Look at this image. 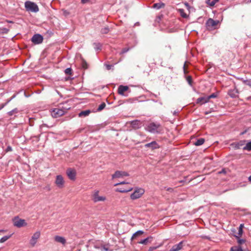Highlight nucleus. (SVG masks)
Returning a JSON list of instances; mask_svg holds the SVG:
<instances>
[{
    "label": "nucleus",
    "instance_id": "1",
    "mask_svg": "<svg viewBox=\"0 0 251 251\" xmlns=\"http://www.w3.org/2000/svg\"><path fill=\"white\" fill-rule=\"evenodd\" d=\"M70 108V107L59 106L58 107L52 109L51 114L53 117L58 118L63 115Z\"/></svg>",
    "mask_w": 251,
    "mask_h": 251
},
{
    "label": "nucleus",
    "instance_id": "2",
    "mask_svg": "<svg viewBox=\"0 0 251 251\" xmlns=\"http://www.w3.org/2000/svg\"><path fill=\"white\" fill-rule=\"evenodd\" d=\"M146 129L148 131L152 133H158L161 131L160 125L154 123L149 124Z\"/></svg>",
    "mask_w": 251,
    "mask_h": 251
},
{
    "label": "nucleus",
    "instance_id": "3",
    "mask_svg": "<svg viewBox=\"0 0 251 251\" xmlns=\"http://www.w3.org/2000/svg\"><path fill=\"white\" fill-rule=\"evenodd\" d=\"M144 189L141 187H135L133 193L130 194V198L132 200H135L140 198L145 193Z\"/></svg>",
    "mask_w": 251,
    "mask_h": 251
},
{
    "label": "nucleus",
    "instance_id": "4",
    "mask_svg": "<svg viewBox=\"0 0 251 251\" xmlns=\"http://www.w3.org/2000/svg\"><path fill=\"white\" fill-rule=\"evenodd\" d=\"M100 191L98 190H95L92 194V200L95 203L104 201L106 200V197L104 196H100Z\"/></svg>",
    "mask_w": 251,
    "mask_h": 251
},
{
    "label": "nucleus",
    "instance_id": "5",
    "mask_svg": "<svg viewBox=\"0 0 251 251\" xmlns=\"http://www.w3.org/2000/svg\"><path fill=\"white\" fill-rule=\"evenodd\" d=\"M12 222L14 226L20 228L23 226H25L27 225L26 221L20 219L18 216H16L12 219Z\"/></svg>",
    "mask_w": 251,
    "mask_h": 251
},
{
    "label": "nucleus",
    "instance_id": "6",
    "mask_svg": "<svg viewBox=\"0 0 251 251\" xmlns=\"http://www.w3.org/2000/svg\"><path fill=\"white\" fill-rule=\"evenodd\" d=\"M65 182L64 179L61 175L56 176L54 183L58 188H63L64 187Z\"/></svg>",
    "mask_w": 251,
    "mask_h": 251
},
{
    "label": "nucleus",
    "instance_id": "7",
    "mask_svg": "<svg viewBox=\"0 0 251 251\" xmlns=\"http://www.w3.org/2000/svg\"><path fill=\"white\" fill-rule=\"evenodd\" d=\"M128 176H129V174L126 172L117 171L113 175H112V178L114 179L115 178H122Z\"/></svg>",
    "mask_w": 251,
    "mask_h": 251
},
{
    "label": "nucleus",
    "instance_id": "8",
    "mask_svg": "<svg viewBox=\"0 0 251 251\" xmlns=\"http://www.w3.org/2000/svg\"><path fill=\"white\" fill-rule=\"evenodd\" d=\"M43 41V37L39 34H35L32 36V43L34 44H40Z\"/></svg>",
    "mask_w": 251,
    "mask_h": 251
},
{
    "label": "nucleus",
    "instance_id": "9",
    "mask_svg": "<svg viewBox=\"0 0 251 251\" xmlns=\"http://www.w3.org/2000/svg\"><path fill=\"white\" fill-rule=\"evenodd\" d=\"M219 23L218 20H214L211 18L208 19L206 23V26L209 27H214Z\"/></svg>",
    "mask_w": 251,
    "mask_h": 251
},
{
    "label": "nucleus",
    "instance_id": "10",
    "mask_svg": "<svg viewBox=\"0 0 251 251\" xmlns=\"http://www.w3.org/2000/svg\"><path fill=\"white\" fill-rule=\"evenodd\" d=\"M66 174L68 177L71 180H75V171L71 169H68L66 171Z\"/></svg>",
    "mask_w": 251,
    "mask_h": 251
},
{
    "label": "nucleus",
    "instance_id": "11",
    "mask_svg": "<svg viewBox=\"0 0 251 251\" xmlns=\"http://www.w3.org/2000/svg\"><path fill=\"white\" fill-rule=\"evenodd\" d=\"M131 126L134 129L139 128L142 125V123L139 120H134L130 122Z\"/></svg>",
    "mask_w": 251,
    "mask_h": 251
},
{
    "label": "nucleus",
    "instance_id": "12",
    "mask_svg": "<svg viewBox=\"0 0 251 251\" xmlns=\"http://www.w3.org/2000/svg\"><path fill=\"white\" fill-rule=\"evenodd\" d=\"M183 247V241L180 242L178 244L175 245L169 251H179Z\"/></svg>",
    "mask_w": 251,
    "mask_h": 251
},
{
    "label": "nucleus",
    "instance_id": "13",
    "mask_svg": "<svg viewBox=\"0 0 251 251\" xmlns=\"http://www.w3.org/2000/svg\"><path fill=\"white\" fill-rule=\"evenodd\" d=\"M145 147L146 148H150L152 150L158 149L159 148V145H158L157 142L155 141L146 144L145 145Z\"/></svg>",
    "mask_w": 251,
    "mask_h": 251
},
{
    "label": "nucleus",
    "instance_id": "14",
    "mask_svg": "<svg viewBox=\"0 0 251 251\" xmlns=\"http://www.w3.org/2000/svg\"><path fill=\"white\" fill-rule=\"evenodd\" d=\"M40 231H37L32 235V246L37 243V240L40 237Z\"/></svg>",
    "mask_w": 251,
    "mask_h": 251
},
{
    "label": "nucleus",
    "instance_id": "15",
    "mask_svg": "<svg viewBox=\"0 0 251 251\" xmlns=\"http://www.w3.org/2000/svg\"><path fill=\"white\" fill-rule=\"evenodd\" d=\"M238 90L236 88L229 90L228 92V94L229 95V96L232 98L237 97L238 96Z\"/></svg>",
    "mask_w": 251,
    "mask_h": 251
},
{
    "label": "nucleus",
    "instance_id": "16",
    "mask_svg": "<svg viewBox=\"0 0 251 251\" xmlns=\"http://www.w3.org/2000/svg\"><path fill=\"white\" fill-rule=\"evenodd\" d=\"M133 188L131 187H129L128 188H118L116 189V191L120 192V193H127L130 192L133 190Z\"/></svg>",
    "mask_w": 251,
    "mask_h": 251
},
{
    "label": "nucleus",
    "instance_id": "17",
    "mask_svg": "<svg viewBox=\"0 0 251 251\" xmlns=\"http://www.w3.org/2000/svg\"><path fill=\"white\" fill-rule=\"evenodd\" d=\"M54 240L55 242L61 243L63 245L65 244L66 242V239L63 237L58 235L54 237Z\"/></svg>",
    "mask_w": 251,
    "mask_h": 251
},
{
    "label": "nucleus",
    "instance_id": "18",
    "mask_svg": "<svg viewBox=\"0 0 251 251\" xmlns=\"http://www.w3.org/2000/svg\"><path fill=\"white\" fill-rule=\"evenodd\" d=\"M128 89V86L120 85L118 88V93L121 95H124V92Z\"/></svg>",
    "mask_w": 251,
    "mask_h": 251
},
{
    "label": "nucleus",
    "instance_id": "19",
    "mask_svg": "<svg viewBox=\"0 0 251 251\" xmlns=\"http://www.w3.org/2000/svg\"><path fill=\"white\" fill-rule=\"evenodd\" d=\"M208 101L207 97H201L197 100V103L202 104L205 103Z\"/></svg>",
    "mask_w": 251,
    "mask_h": 251
},
{
    "label": "nucleus",
    "instance_id": "20",
    "mask_svg": "<svg viewBox=\"0 0 251 251\" xmlns=\"http://www.w3.org/2000/svg\"><path fill=\"white\" fill-rule=\"evenodd\" d=\"M90 113V111L89 110L82 111L78 114V116L79 117H85L88 116Z\"/></svg>",
    "mask_w": 251,
    "mask_h": 251
},
{
    "label": "nucleus",
    "instance_id": "21",
    "mask_svg": "<svg viewBox=\"0 0 251 251\" xmlns=\"http://www.w3.org/2000/svg\"><path fill=\"white\" fill-rule=\"evenodd\" d=\"M94 247L96 249H100L101 251H109L108 248L105 247V246L101 245L100 246H98L97 245H94Z\"/></svg>",
    "mask_w": 251,
    "mask_h": 251
},
{
    "label": "nucleus",
    "instance_id": "22",
    "mask_svg": "<svg viewBox=\"0 0 251 251\" xmlns=\"http://www.w3.org/2000/svg\"><path fill=\"white\" fill-rule=\"evenodd\" d=\"M205 140L203 138H199L194 143L196 146H199L202 145L204 143Z\"/></svg>",
    "mask_w": 251,
    "mask_h": 251
},
{
    "label": "nucleus",
    "instance_id": "23",
    "mask_svg": "<svg viewBox=\"0 0 251 251\" xmlns=\"http://www.w3.org/2000/svg\"><path fill=\"white\" fill-rule=\"evenodd\" d=\"M164 5H165V4L163 3L160 2V3H154L152 7L154 8H155L157 9H159L161 8L162 7H163L164 6Z\"/></svg>",
    "mask_w": 251,
    "mask_h": 251
},
{
    "label": "nucleus",
    "instance_id": "24",
    "mask_svg": "<svg viewBox=\"0 0 251 251\" xmlns=\"http://www.w3.org/2000/svg\"><path fill=\"white\" fill-rule=\"evenodd\" d=\"M218 0H205V2L209 6H213Z\"/></svg>",
    "mask_w": 251,
    "mask_h": 251
},
{
    "label": "nucleus",
    "instance_id": "25",
    "mask_svg": "<svg viewBox=\"0 0 251 251\" xmlns=\"http://www.w3.org/2000/svg\"><path fill=\"white\" fill-rule=\"evenodd\" d=\"M25 7L27 11H31V1H26L25 2Z\"/></svg>",
    "mask_w": 251,
    "mask_h": 251
},
{
    "label": "nucleus",
    "instance_id": "26",
    "mask_svg": "<svg viewBox=\"0 0 251 251\" xmlns=\"http://www.w3.org/2000/svg\"><path fill=\"white\" fill-rule=\"evenodd\" d=\"M39 11L38 5L34 2H32V12H37Z\"/></svg>",
    "mask_w": 251,
    "mask_h": 251
},
{
    "label": "nucleus",
    "instance_id": "27",
    "mask_svg": "<svg viewBox=\"0 0 251 251\" xmlns=\"http://www.w3.org/2000/svg\"><path fill=\"white\" fill-rule=\"evenodd\" d=\"M243 150L247 151H251V142H248L245 147L243 148Z\"/></svg>",
    "mask_w": 251,
    "mask_h": 251
},
{
    "label": "nucleus",
    "instance_id": "28",
    "mask_svg": "<svg viewBox=\"0 0 251 251\" xmlns=\"http://www.w3.org/2000/svg\"><path fill=\"white\" fill-rule=\"evenodd\" d=\"M106 106V104L104 102H102V103H101L98 107V109H97V110L98 111H101L102 110H103L105 107Z\"/></svg>",
    "mask_w": 251,
    "mask_h": 251
},
{
    "label": "nucleus",
    "instance_id": "29",
    "mask_svg": "<svg viewBox=\"0 0 251 251\" xmlns=\"http://www.w3.org/2000/svg\"><path fill=\"white\" fill-rule=\"evenodd\" d=\"M243 225L241 224L238 228V234L239 237H240L243 233Z\"/></svg>",
    "mask_w": 251,
    "mask_h": 251
},
{
    "label": "nucleus",
    "instance_id": "30",
    "mask_svg": "<svg viewBox=\"0 0 251 251\" xmlns=\"http://www.w3.org/2000/svg\"><path fill=\"white\" fill-rule=\"evenodd\" d=\"M10 238V236H4L0 239V243H2L7 241Z\"/></svg>",
    "mask_w": 251,
    "mask_h": 251
},
{
    "label": "nucleus",
    "instance_id": "31",
    "mask_svg": "<svg viewBox=\"0 0 251 251\" xmlns=\"http://www.w3.org/2000/svg\"><path fill=\"white\" fill-rule=\"evenodd\" d=\"M181 16L183 18H187V15L185 13L184 10L183 9H180L179 10Z\"/></svg>",
    "mask_w": 251,
    "mask_h": 251
},
{
    "label": "nucleus",
    "instance_id": "32",
    "mask_svg": "<svg viewBox=\"0 0 251 251\" xmlns=\"http://www.w3.org/2000/svg\"><path fill=\"white\" fill-rule=\"evenodd\" d=\"M15 97V96H13V97H12L11 99H10L9 100H8L7 102L5 103H2L0 105V110L2 109L8 102H9L12 100V99H13Z\"/></svg>",
    "mask_w": 251,
    "mask_h": 251
},
{
    "label": "nucleus",
    "instance_id": "33",
    "mask_svg": "<svg viewBox=\"0 0 251 251\" xmlns=\"http://www.w3.org/2000/svg\"><path fill=\"white\" fill-rule=\"evenodd\" d=\"M18 109L15 108V109H13L12 110L8 112V114L9 115V116H12L14 113H18Z\"/></svg>",
    "mask_w": 251,
    "mask_h": 251
},
{
    "label": "nucleus",
    "instance_id": "34",
    "mask_svg": "<svg viewBox=\"0 0 251 251\" xmlns=\"http://www.w3.org/2000/svg\"><path fill=\"white\" fill-rule=\"evenodd\" d=\"M230 251H243V250L240 247H235L231 248Z\"/></svg>",
    "mask_w": 251,
    "mask_h": 251
},
{
    "label": "nucleus",
    "instance_id": "35",
    "mask_svg": "<svg viewBox=\"0 0 251 251\" xmlns=\"http://www.w3.org/2000/svg\"><path fill=\"white\" fill-rule=\"evenodd\" d=\"M109 28L108 27H105L104 28H101V33L102 34H106L109 32Z\"/></svg>",
    "mask_w": 251,
    "mask_h": 251
},
{
    "label": "nucleus",
    "instance_id": "36",
    "mask_svg": "<svg viewBox=\"0 0 251 251\" xmlns=\"http://www.w3.org/2000/svg\"><path fill=\"white\" fill-rule=\"evenodd\" d=\"M94 48L96 50H99L101 49V45L100 43H94Z\"/></svg>",
    "mask_w": 251,
    "mask_h": 251
},
{
    "label": "nucleus",
    "instance_id": "37",
    "mask_svg": "<svg viewBox=\"0 0 251 251\" xmlns=\"http://www.w3.org/2000/svg\"><path fill=\"white\" fill-rule=\"evenodd\" d=\"M243 145V144L241 142L239 143H237L234 144L235 145V148L236 149H240V147L242 146Z\"/></svg>",
    "mask_w": 251,
    "mask_h": 251
},
{
    "label": "nucleus",
    "instance_id": "38",
    "mask_svg": "<svg viewBox=\"0 0 251 251\" xmlns=\"http://www.w3.org/2000/svg\"><path fill=\"white\" fill-rule=\"evenodd\" d=\"M217 97V95L215 93H213L211 95H209V96L207 97L208 100H209V99L211 98H215Z\"/></svg>",
    "mask_w": 251,
    "mask_h": 251
},
{
    "label": "nucleus",
    "instance_id": "39",
    "mask_svg": "<svg viewBox=\"0 0 251 251\" xmlns=\"http://www.w3.org/2000/svg\"><path fill=\"white\" fill-rule=\"evenodd\" d=\"M149 240V238H145L143 240H142L139 242V243L142 244H147Z\"/></svg>",
    "mask_w": 251,
    "mask_h": 251
},
{
    "label": "nucleus",
    "instance_id": "40",
    "mask_svg": "<svg viewBox=\"0 0 251 251\" xmlns=\"http://www.w3.org/2000/svg\"><path fill=\"white\" fill-rule=\"evenodd\" d=\"M186 80H187L188 83H189V84H190V85H192V79L191 76H187L186 78Z\"/></svg>",
    "mask_w": 251,
    "mask_h": 251
},
{
    "label": "nucleus",
    "instance_id": "41",
    "mask_svg": "<svg viewBox=\"0 0 251 251\" xmlns=\"http://www.w3.org/2000/svg\"><path fill=\"white\" fill-rule=\"evenodd\" d=\"M143 233V232L142 231V230H138L137 231V232H136L135 233H134L132 236V239H133L135 238V234H142V233Z\"/></svg>",
    "mask_w": 251,
    "mask_h": 251
},
{
    "label": "nucleus",
    "instance_id": "42",
    "mask_svg": "<svg viewBox=\"0 0 251 251\" xmlns=\"http://www.w3.org/2000/svg\"><path fill=\"white\" fill-rule=\"evenodd\" d=\"M1 30L2 33H7L9 31V29L6 28H3Z\"/></svg>",
    "mask_w": 251,
    "mask_h": 251
},
{
    "label": "nucleus",
    "instance_id": "43",
    "mask_svg": "<svg viewBox=\"0 0 251 251\" xmlns=\"http://www.w3.org/2000/svg\"><path fill=\"white\" fill-rule=\"evenodd\" d=\"M128 50H129V48H124L123 49V50L121 52L120 54H123V53H126Z\"/></svg>",
    "mask_w": 251,
    "mask_h": 251
},
{
    "label": "nucleus",
    "instance_id": "44",
    "mask_svg": "<svg viewBox=\"0 0 251 251\" xmlns=\"http://www.w3.org/2000/svg\"><path fill=\"white\" fill-rule=\"evenodd\" d=\"M72 69L71 68H67L65 70V72L66 74H71Z\"/></svg>",
    "mask_w": 251,
    "mask_h": 251
},
{
    "label": "nucleus",
    "instance_id": "45",
    "mask_svg": "<svg viewBox=\"0 0 251 251\" xmlns=\"http://www.w3.org/2000/svg\"><path fill=\"white\" fill-rule=\"evenodd\" d=\"M128 184V183L126 182H125V181H122V182H119V183H116L115 184H114V186H117V185H122V184Z\"/></svg>",
    "mask_w": 251,
    "mask_h": 251
},
{
    "label": "nucleus",
    "instance_id": "46",
    "mask_svg": "<svg viewBox=\"0 0 251 251\" xmlns=\"http://www.w3.org/2000/svg\"><path fill=\"white\" fill-rule=\"evenodd\" d=\"M105 66H106V68L107 70H109L111 69V68L113 66L112 65H108V64H105Z\"/></svg>",
    "mask_w": 251,
    "mask_h": 251
},
{
    "label": "nucleus",
    "instance_id": "47",
    "mask_svg": "<svg viewBox=\"0 0 251 251\" xmlns=\"http://www.w3.org/2000/svg\"><path fill=\"white\" fill-rule=\"evenodd\" d=\"M226 170L225 169H223L222 171H219L218 174H226Z\"/></svg>",
    "mask_w": 251,
    "mask_h": 251
},
{
    "label": "nucleus",
    "instance_id": "48",
    "mask_svg": "<svg viewBox=\"0 0 251 251\" xmlns=\"http://www.w3.org/2000/svg\"><path fill=\"white\" fill-rule=\"evenodd\" d=\"M89 1V0H81V2L83 4L86 3Z\"/></svg>",
    "mask_w": 251,
    "mask_h": 251
},
{
    "label": "nucleus",
    "instance_id": "49",
    "mask_svg": "<svg viewBox=\"0 0 251 251\" xmlns=\"http://www.w3.org/2000/svg\"><path fill=\"white\" fill-rule=\"evenodd\" d=\"M166 190L168 191L172 192L173 191V188L169 187V188H166Z\"/></svg>",
    "mask_w": 251,
    "mask_h": 251
},
{
    "label": "nucleus",
    "instance_id": "50",
    "mask_svg": "<svg viewBox=\"0 0 251 251\" xmlns=\"http://www.w3.org/2000/svg\"><path fill=\"white\" fill-rule=\"evenodd\" d=\"M183 69H184V73H186V71H185V64L183 66Z\"/></svg>",
    "mask_w": 251,
    "mask_h": 251
},
{
    "label": "nucleus",
    "instance_id": "51",
    "mask_svg": "<svg viewBox=\"0 0 251 251\" xmlns=\"http://www.w3.org/2000/svg\"><path fill=\"white\" fill-rule=\"evenodd\" d=\"M239 242L240 243V244H242L243 242H244V241L243 240H240L239 241Z\"/></svg>",
    "mask_w": 251,
    "mask_h": 251
},
{
    "label": "nucleus",
    "instance_id": "52",
    "mask_svg": "<svg viewBox=\"0 0 251 251\" xmlns=\"http://www.w3.org/2000/svg\"><path fill=\"white\" fill-rule=\"evenodd\" d=\"M7 150H8V151H11V147H8L7 148Z\"/></svg>",
    "mask_w": 251,
    "mask_h": 251
},
{
    "label": "nucleus",
    "instance_id": "53",
    "mask_svg": "<svg viewBox=\"0 0 251 251\" xmlns=\"http://www.w3.org/2000/svg\"><path fill=\"white\" fill-rule=\"evenodd\" d=\"M249 180L251 182V176L249 177Z\"/></svg>",
    "mask_w": 251,
    "mask_h": 251
},
{
    "label": "nucleus",
    "instance_id": "54",
    "mask_svg": "<svg viewBox=\"0 0 251 251\" xmlns=\"http://www.w3.org/2000/svg\"><path fill=\"white\" fill-rule=\"evenodd\" d=\"M138 235H139V234H135V237L136 236Z\"/></svg>",
    "mask_w": 251,
    "mask_h": 251
},
{
    "label": "nucleus",
    "instance_id": "55",
    "mask_svg": "<svg viewBox=\"0 0 251 251\" xmlns=\"http://www.w3.org/2000/svg\"><path fill=\"white\" fill-rule=\"evenodd\" d=\"M31 118H29V121L31 120Z\"/></svg>",
    "mask_w": 251,
    "mask_h": 251
},
{
    "label": "nucleus",
    "instance_id": "56",
    "mask_svg": "<svg viewBox=\"0 0 251 251\" xmlns=\"http://www.w3.org/2000/svg\"><path fill=\"white\" fill-rule=\"evenodd\" d=\"M8 23H12L11 21H7Z\"/></svg>",
    "mask_w": 251,
    "mask_h": 251
},
{
    "label": "nucleus",
    "instance_id": "57",
    "mask_svg": "<svg viewBox=\"0 0 251 251\" xmlns=\"http://www.w3.org/2000/svg\"><path fill=\"white\" fill-rule=\"evenodd\" d=\"M176 111H175V112H174V114H176Z\"/></svg>",
    "mask_w": 251,
    "mask_h": 251
},
{
    "label": "nucleus",
    "instance_id": "58",
    "mask_svg": "<svg viewBox=\"0 0 251 251\" xmlns=\"http://www.w3.org/2000/svg\"><path fill=\"white\" fill-rule=\"evenodd\" d=\"M250 98H251V97H250V98H248V99H249Z\"/></svg>",
    "mask_w": 251,
    "mask_h": 251
}]
</instances>
